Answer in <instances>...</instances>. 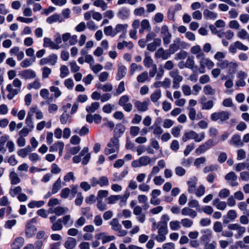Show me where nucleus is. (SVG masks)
I'll use <instances>...</instances> for the list:
<instances>
[{
	"mask_svg": "<svg viewBox=\"0 0 249 249\" xmlns=\"http://www.w3.org/2000/svg\"><path fill=\"white\" fill-rule=\"evenodd\" d=\"M157 229L158 234H152V237L159 242H163L166 240V235L168 233L167 224L165 223L158 222Z\"/></svg>",
	"mask_w": 249,
	"mask_h": 249,
	"instance_id": "1",
	"label": "nucleus"
},
{
	"mask_svg": "<svg viewBox=\"0 0 249 249\" xmlns=\"http://www.w3.org/2000/svg\"><path fill=\"white\" fill-rule=\"evenodd\" d=\"M119 149V139L114 137L111 139L109 142L107 144V147L105 149V153L106 155H108L115 152H118Z\"/></svg>",
	"mask_w": 249,
	"mask_h": 249,
	"instance_id": "2",
	"label": "nucleus"
},
{
	"mask_svg": "<svg viewBox=\"0 0 249 249\" xmlns=\"http://www.w3.org/2000/svg\"><path fill=\"white\" fill-rule=\"evenodd\" d=\"M230 113L226 111L214 112L211 115V119L213 121L219 120V123L223 124L230 118Z\"/></svg>",
	"mask_w": 249,
	"mask_h": 249,
	"instance_id": "3",
	"label": "nucleus"
},
{
	"mask_svg": "<svg viewBox=\"0 0 249 249\" xmlns=\"http://www.w3.org/2000/svg\"><path fill=\"white\" fill-rule=\"evenodd\" d=\"M199 60L200 66L199 71L200 73H204L205 72V66H206L208 69H211L214 65V63L211 59L206 57V55L203 56Z\"/></svg>",
	"mask_w": 249,
	"mask_h": 249,
	"instance_id": "4",
	"label": "nucleus"
},
{
	"mask_svg": "<svg viewBox=\"0 0 249 249\" xmlns=\"http://www.w3.org/2000/svg\"><path fill=\"white\" fill-rule=\"evenodd\" d=\"M152 161V159L147 156H144L140 157L138 160H133L131 163L133 167H139L141 166H146L148 164H150Z\"/></svg>",
	"mask_w": 249,
	"mask_h": 249,
	"instance_id": "5",
	"label": "nucleus"
},
{
	"mask_svg": "<svg viewBox=\"0 0 249 249\" xmlns=\"http://www.w3.org/2000/svg\"><path fill=\"white\" fill-rule=\"evenodd\" d=\"M169 75L173 78V88L177 89L179 87V84L182 81L183 77L179 75V71L177 69H174L171 71L169 73Z\"/></svg>",
	"mask_w": 249,
	"mask_h": 249,
	"instance_id": "6",
	"label": "nucleus"
},
{
	"mask_svg": "<svg viewBox=\"0 0 249 249\" xmlns=\"http://www.w3.org/2000/svg\"><path fill=\"white\" fill-rule=\"evenodd\" d=\"M160 34L164 45L166 46L168 45L171 42L172 36L169 32L168 28L166 25H163L161 27Z\"/></svg>",
	"mask_w": 249,
	"mask_h": 249,
	"instance_id": "7",
	"label": "nucleus"
},
{
	"mask_svg": "<svg viewBox=\"0 0 249 249\" xmlns=\"http://www.w3.org/2000/svg\"><path fill=\"white\" fill-rule=\"evenodd\" d=\"M133 213L134 215L137 216L136 219L137 220L141 223H143L145 220V213H142V209L140 206H137L133 208Z\"/></svg>",
	"mask_w": 249,
	"mask_h": 249,
	"instance_id": "8",
	"label": "nucleus"
},
{
	"mask_svg": "<svg viewBox=\"0 0 249 249\" xmlns=\"http://www.w3.org/2000/svg\"><path fill=\"white\" fill-rule=\"evenodd\" d=\"M18 75L23 79H31L35 78L36 76L35 71L31 69H26L20 71Z\"/></svg>",
	"mask_w": 249,
	"mask_h": 249,
	"instance_id": "9",
	"label": "nucleus"
},
{
	"mask_svg": "<svg viewBox=\"0 0 249 249\" xmlns=\"http://www.w3.org/2000/svg\"><path fill=\"white\" fill-rule=\"evenodd\" d=\"M130 15V11L127 7H123L120 8L117 13V17L122 20L128 18Z\"/></svg>",
	"mask_w": 249,
	"mask_h": 249,
	"instance_id": "10",
	"label": "nucleus"
},
{
	"mask_svg": "<svg viewBox=\"0 0 249 249\" xmlns=\"http://www.w3.org/2000/svg\"><path fill=\"white\" fill-rule=\"evenodd\" d=\"M228 229L230 230L236 231L238 236H241L246 231L245 227L241 226L237 223L230 224L228 226Z\"/></svg>",
	"mask_w": 249,
	"mask_h": 249,
	"instance_id": "11",
	"label": "nucleus"
},
{
	"mask_svg": "<svg viewBox=\"0 0 249 249\" xmlns=\"http://www.w3.org/2000/svg\"><path fill=\"white\" fill-rule=\"evenodd\" d=\"M207 99L205 96H202L199 99V103L201 105L202 110H209L213 107L214 103L212 100L206 101Z\"/></svg>",
	"mask_w": 249,
	"mask_h": 249,
	"instance_id": "12",
	"label": "nucleus"
},
{
	"mask_svg": "<svg viewBox=\"0 0 249 249\" xmlns=\"http://www.w3.org/2000/svg\"><path fill=\"white\" fill-rule=\"evenodd\" d=\"M237 178V176L232 171L229 172L225 176V179L228 181L231 185L233 187L238 185V183L236 181Z\"/></svg>",
	"mask_w": 249,
	"mask_h": 249,
	"instance_id": "13",
	"label": "nucleus"
},
{
	"mask_svg": "<svg viewBox=\"0 0 249 249\" xmlns=\"http://www.w3.org/2000/svg\"><path fill=\"white\" fill-rule=\"evenodd\" d=\"M95 238L98 240L101 239L103 244H106L115 239L114 235H107L105 232H101L95 235Z\"/></svg>",
	"mask_w": 249,
	"mask_h": 249,
	"instance_id": "14",
	"label": "nucleus"
},
{
	"mask_svg": "<svg viewBox=\"0 0 249 249\" xmlns=\"http://www.w3.org/2000/svg\"><path fill=\"white\" fill-rule=\"evenodd\" d=\"M64 144L62 142H57L53 145L50 146L49 151L51 152H56L59 151V155H62Z\"/></svg>",
	"mask_w": 249,
	"mask_h": 249,
	"instance_id": "15",
	"label": "nucleus"
},
{
	"mask_svg": "<svg viewBox=\"0 0 249 249\" xmlns=\"http://www.w3.org/2000/svg\"><path fill=\"white\" fill-rule=\"evenodd\" d=\"M191 53L196 55L197 59H199L203 56H205V53L202 50L200 46L198 45L193 46L190 49Z\"/></svg>",
	"mask_w": 249,
	"mask_h": 249,
	"instance_id": "16",
	"label": "nucleus"
},
{
	"mask_svg": "<svg viewBox=\"0 0 249 249\" xmlns=\"http://www.w3.org/2000/svg\"><path fill=\"white\" fill-rule=\"evenodd\" d=\"M149 104V100L142 102L140 101H137L135 103V107L139 111L144 112L148 109V106Z\"/></svg>",
	"mask_w": 249,
	"mask_h": 249,
	"instance_id": "17",
	"label": "nucleus"
},
{
	"mask_svg": "<svg viewBox=\"0 0 249 249\" xmlns=\"http://www.w3.org/2000/svg\"><path fill=\"white\" fill-rule=\"evenodd\" d=\"M24 243L23 237H18L15 238L11 245V249H21Z\"/></svg>",
	"mask_w": 249,
	"mask_h": 249,
	"instance_id": "18",
	"label": "nucleus"
},
{
	"mask_svg": "<svg viewBox=\"0 0 249 249\" xmlns=\"http://www.w3.org/2000/svg\"><path fill=\"white\" fill-rule=\"evenodd\" d=\"M170 53L165 51L162 48H159L155 53V57L161 58L163 60H166L170 57Z\"/></svg>",
	"mask_w": 249,
	"mask_h": 249,
	"instance_id": "19",
	"label": "nucleus"
},
{
	"mask_svg": "<svg viewBox=\"0 0 249 249\" xmlns=\"http://www.w3.org/2000/svg\"><path fill=\"white\" fill-rule=\"evenodd\" d=\"M197 179L196 177L191 178L187 181L188 186V192L190 194L194 193L197 184Z\"/></svg>",
	"mask_w": 249,
	"mask_h": 249,
	"instance_id": "20",
	"label": "nucleus"
},
{
	"mask_svg": "<svg viewBox=\"0 0 249 249\" xmlns=\"http://www.w3.org/2000/svg\"><path fill=\"white\" fill-rule=\"evenodd\" d=\"M36 228L31 223H28L26 225L25 233L28 238L32 237L36 233Z\"/></svg>",
	"mask_w": 249,
	"mask_h": 249,
	"instance_id": "21",
	"label": "nucleus"
},
{
	"mask_svg": "<svg viewBox=\"0 0 249 249\" xmlns=\"http://www.w3.org/2000/svg\"><path fill=\"white\" fill-rule=\"evenodd\" d=\"M181 214L183 216H189L191 218H194L197 216V212L191 209L190 207H185L181 210Z\"/></svg>",
	"mask_w": 249,
	"mask_h": 249,
	"instance_id": "22",
	"label": "nucleus"
},
{
	"mask_svg": "<svg viewBox=\"0 0 249 249\" xmlns=\"http://www.w3.org/2000/svg\"><path fill=\"white\" fill-rule=\"evenodd\" d=\"M180 43V39L178 37L174 39L173 43L169 46L168 50L170 54L174 53L179 49Z\"/></svg>",
	"mask_w": 249,
	"mask_h": 249,
	"instance_id": "23",
	"label": "nucleus"
},
{
	"mask_svg": "<svg viewBox=\"0 0 249 249\" xmlns=\"http://www.w3.org/2000/svg\"><path fill=\"white\" fill-rule=\"evenodd\" d=\"M161 42V40L160 38H154L153 41L147 45V49L151 52L155 51L158 47H159Z\"/></svg>",
	"mask_w": 249,
	"mask_h": 249,
	"instance_id": "24",
	"label": "nucleus"
},
{
	"mask_svg": "<svg viewBox=\"0 0 249 249\" xmlns=\"http://www.w3.org/2000/svg\"><path fill=\"white\" fill-rule=\"evenodd\" d=\"M160 121L161 119L159 118L150 127V128L153 129V134L156 135H160L163 132L162 128L159 125V124L160 123Z\"/></svg>",
	"mask_w": 249,
	"mask_h": 249,
	"instance_id": "25",
	"label": "nucleus"
},
{
	"mask_svg": "<svg viewBox=\"0 0 249 249\" xmlns=\"http://www.w3.org/2000/svg\"><path fill=\"white\" fill-rule=\"evenodd\" d=\"M64 21V18L59 14H55L49 17L46 21L49 24H52L56 22H61Z\"/></svg>",
	"mask_w": 249,
	"mask_h": 249,
	"instance_id": "26",
	"label": "nucleus"
},
{
	"mask_svg": "<svg viewBox=\"0 0 249 249\" xmlns=\"http://www.w3.org/2000/svg\"><path fill=\"white\" fill-rule=\"evenodd\" d=\"M43 46L44 47H51L53 49L58 50L60 48L58 45L56 44L53 41H52L50 38L48 37H45L44 38Z\"/></svg>",
	"mask_w": 249,
	"mask_h": 249,
	"instance_id": "27",
	"label": "nucleus"
},
{
	"mask_svg": "<svg viewBox=\"0 0 249 249\" xmlns=\"http://www.w3.org/2000/svg\"><path fill=\"white\" fill-rule=\"evenodd\" d=\"M76 240L72 237H69L64 243V247L67 249H73L76 245Z\"/></svg>",
	"mask_w": 249,
	"mask_h": 249,
	"instance_id": "28",
	"label": "nucleus"
},
{
	"mask_svg": "<svg viewBox=\"0 0 249 249\" xmlns=\"http://www.w3.org/2000/svg\"><path fill=\"white\" fill-rule=\"evenodd\" d=\"M11 183L13 185H17L20 183L21 179L15 171H12L9 175Z\"/></svg>",
	"mask_w": 249,
	"mask_h": 249,
	"instance_id": "29",
	"label": "nucleus"
},
{
	"mask_svg": "<svg viewBox=\"0 0 249 249\" xmlns=\"http://www.w3.org/2000/svg\"><path fill=\"white\" fill-rule=\"evenodd\" d=\"M126 73V68L123 65H119L118 70L116 75V79L120 80L123 78Z\"/></svg>",
	"mask_w": 249,
	"mask_h": 249,
	"instance_id": "30",
	"label": "nucleus"
},
{
	"mask_svg": "<svg viewBox=\"0 0 249 249\" xmlns=\"http://www.w3.org/2000/svg\"><path fill=\"white\" fill-rule=\"evenodd\" d=\"M144 56L145 57L143 60V64L144 66L147 68H150L153 66L154 64H153V60L151 58L149 53L145 52L144 53Z\"/></svg>",
	"mask_w": 249,
	"mask_h": 249,
	"instance_id": "31",
	"label": "nucleus"
},
{
	"mask_svg": "<svg viewBox=\"0 0 249 249\" xmlns=\"http://www.w3.org/2000/svg\"><path fill=\"white\" fill-rule=\"evenodd\" d=\"M161 96V90L159 89L155 90L150 96V99L153 103H156Z\"/></svg>",
	"mask_w": 249,
	"mask_h": 249,
	"instance_id": "32",
	"label": "nucleus"
},
{
	"mask_svg": "<svg viewBox=\"0 0 249 249\" xmlns=\"http://www.w3.org/2000/svg\"><path fill=\"white\" fill-rule=\"evenodd\" d=\"M97 88L98 89L102 90L104 92H110L113 89L112 85L110 83H107L105 85L100 84Z\"/></svg>",
	"mask_w": 249,
	"mask_h": 249,
	"instance_id": "33",
	"label": "nucleus"
},
{
	"mask_svg": "<svg viewBox=\"0 0 249 249\" xmlns=\"http://www.w3.org/2000/svg\"><path fill=\"white\" fill-rule=\"evenodd\" d=\"M61 188V179L60 178L57 179L53 184L52 187V194H55Z\"/></svg>",
	"mask_w": 249,
	"mask_h": 249,
	"instance_id": "34",
	"label": "nucleus"
},
{
	"mask_svg": "<svg viewBox=\"0 0 249 249\" xmlns=\"http://www.w3.org/2000/svg\"><path fill=\"white\" fill-rule=\"evenodd\" d=\"M69 209L67 207H62L61 206H57L54 208V213L56 215L60 216L67 213Z\"/></svg>",
	"mask_w": 249,
	"mask_h": 249,
	"instance_id": "35",
	"label": "nucleus"
},
{
	"mask_svg": "<svg viewBox=\"0 0 249 249\" xmlns=\"http://www.w3.org/2000/svg\"><path fill=\"white\" fill-rule=\"evenodd\" d=\"M124 47H126L128 49L130 50L133 48V45L131 41L127 42L125 41L119 42L117 44V48L119 50H122Z\"/></svg>",
	"mask_w": 249,
	"mask_h": 249,
	"instance_id": "36",
	"label": "nucleus"
},
{
	"mask_svg": "<svg viewBox=\"0 0 249 249\" xmlns=\"http://www.w3.org/2000/svg\"><path fill=\"white\" fill-rule=\"evenodd\" d=\"M62 228L63 225L61 218L58 219L56 221V222L52 224L51 227V229L53 231H60L62 229Z\"/></svg>",
	"mask_w": 249,
	"mask_h": 249,
	"instance_id": "37",
	"label": "nucleus"
},
{
	"mask_svg": "<svg viewBox=\"0 0 249 249\" xmlns=\"http://www.w3.org/2000/svg\"><path fill=\"white\" fill-rule=\"evenodd\" d=\"M203 92L207 95H214L216 91L210 85H207L203 88Z\"/></svg>",
	"mask_w": 249,
	"mask_h": 249,
	"instance_id": "38",
	"label": "nucleus"
},
{
	"mask_svg": "<svg viewBox=\"0 0 249 249\" xmlns=\"http://www.w3.org/2000/svg\"><path fill=\"white\" fill-rule=\"evenodd\" d=\"M230 143L236 146L242 145V143L241 142L240 136L238 134L234 135L230 141Z\"/></svg>",
	"mask_w": 249,
	"mask_h": 249,
	"instance_id": "39",
	"label": "nucleus"
},
{
	"mask_svg": "<svg viewBox=\"0 0 249 249\" xmlns=\"http://www.w3.org/2000/svg\"><path fill=\"white\" fill-rule=\"evenodd\" d=\"M93 5L96 7H100L103 11L107 8V3L104 0H95Z\"/></svg>",
	"mask_w": 249,
	"mask_h": 249,
	"instance_id": "40",
	"label": "nucleus"
},
{
	"mask_svg": "<svg viewBox=\"0 0 249 249\" xmlns=\"http://www.w3.org/2000/svg\"><path fill=\"white\" fill-rule=\"evenodd\" d=\"M137 80L139 83H144L149 80L148 73L147 71L142 72L137 77Z\"/></svg>",
	"mask_w": 249,
	"mask_h": 249,
	"instance_id": "41",
	"label": "nucleus"
},
{
	"mask_svg": "<svg viewBox=\"0 0 249 249\" xmlns=\"http://www.w3.org/2000/svg\"><path fill=\"white\" fill-rule=\"evenodd\" d=\"M127 27L128 25L127 24H118L114 28L115 35H116L118 33L121 32L123 33L125 31H126Z\"/></svg>",
	"mask_w": 249,
	"mask_h": 249,
	"instance_id": "42",
	"label": "nucleus"
},
{
	"mask_svg": "<svg viewBox=\"0 0 249 249\" xmlns=\"http://www.w3.org/2000/svg\"><path fill=\"white\" fill-rule=\"evenodd\" d=\"M61 219L62 223H63L66 227H70L73 224V221L71 219V215L69 214L63 216Z\"/></svg>",
	"mask_w": 249,
	"mask_h": 249,
	"instance_id": "43",
	"label": "nucleus"
},
{
	"mask_svg": "<svg viewBox=\"0 0 249 249\" xmlns=\"http://www.w3.org/2000/svg\"><path fill=\"white\" fill-rule=\"evenodd\" d=\"M204 17L206 18H210L214 19L217 17V14L216 13L211 11L209 10L206 9L203 12Z\"/></svg>",
	"mask_w": 249,
	"mask_h": 249,
	"instance_id": "44",
	"label": "nucleus"
},
{
	"mask_svg": "<svg viewBox=\"0 0 249 249\" xmlns=\"http://www.w3.org/2000/svg\"><path fill=\"white\" fill-rule=\"evenodd\" d=\"M111 226V229L114 231H118L119 229L122 228L121 225L119 223L118 220L117 218H113L110 223Z\"/></svg>",
	"mask_w": 249,
	"mask_h": 249,
	"instance_id": "45",
	"label": "nucleus"
},
{
	"mask_svg": "<svg viewBox=\"0 0 249 249\" xmlns=\"http://www.w3.org/2000/svg\"><path fill=\"white\" fill-rule=\"evenodd\" d=\"M100 106L98 102H93L90 106L86 107V111L89 113H93Z\"/></svg>",
	"mask_w": 249,
	"mask_h": 249,
	"instance_id": "46",
	"label": "nucleus"
},
{
	"mask_svg": "<svg viewBox=\"0 0 249 249\" xmlns=\"http://www.w3.org/2000/svg\"><path fill=\"white\" fill-rule=\"evenodd\" d=\"M104 32L106 36L114 37L116 36L115 29H113L112 26H108L105 27Z\"/></svg>",
	"mask_w": 249,
	"mask_h": 249,
	"instance_id": "47",
	"label": "nucleus"
},
{
	"mask_svg": "<svg viewBox=\"0 0 249 249\" xmlns=\"http://www.w3.org/2000/svg\"><path fill=\"white\" fill-rule=\"evenodd\" d=\"M205 134L204 132H202L199 134L197 133L196 132H194L193 140L196 142H202L205 138Z\"/></svg>",
	"mask_w": 249,
	"mask_h": 249,
	"instance_id": "48",
	"label": "nucleus"
},
{
	"mask_svg": "<svg viewBox=\"0 0 249 249\" xmlns=\"http://www.w3.org/2000/svg\"><path fill=\"white\" fill-rule=\"evenodd\" d=\"M180 223L183 227L189 228L191 227L193 225V221L190 219L185 218L181 220Z\"/></svg>",
	"mask_w": 249,
	"mask_h": 249,
	"instance_id": "49",
	"label": "nucleus"
},
{
	"mask_svg": "<svg viewBox=\"0 0 249 249\" xmlns=\"http://www.w3.org/2000/svg\"><path fill=\"white\" fill-rule=\"evenodd\" d=\"M33 114L30 112H29L25 120V123L31 129H33L34 127L33 122L32 121V117Z\"/></svg>",
	"mask_w": 249,
	"mask_h": 249,
	"instance_id": "50",
	"label": "nucleus"
},
{
	"mask_svg": "<svg viewBox=\"0 0 249 249\" xmlns=\"http://www.w3.org/2000/svg\"><path fill=\"white\" fill-rule=\"evenodd\" d=\"M30 112L33 114V113H35L36 117L38 120H41L43 118V114L42 112L40 110H38L37 107L31 108Z\"/></svg>",
	"mask_w": 249,
	"mask_h": 249,
	"instance_id": "51",
	"label": "nucleus"
},
{
	"mask_svg": "<svg viewBox=\"0 0 249 249\" xmlns=\"http://www.w3.org/2000/svg\"><path fill=\"white\" fill-rule=\"evenodd\" d=\"M22 191V188L20 186H17L14 188H11L9 191V194L11 196L14 197L18 194H20Z\"/></svg>",
	"mask_w": 249,
	"mask_h": 249,
	"instance_id": "52",
	"label": "nucleus"
},
{
	"mask_svg": "<svg viewBox=\"0 0 249 249\" xmlns=\"http://www.w3.org/2000/svg\"><path fill=\"white\" fill-rule=\"evenodd\" d=\"M180 224L178 221H172L169 223V226L172 230L178 231L181 228Z\"/></svg>",
	"mask_w": 249,
	"mask_h": 249,
	"instance_id": "53",
	"label": "nucleus"
},
{
	"mask_svg": "<svg viewBox=\"0 0 249 249\" xmlns=\"http://www.w3.org/2000/svg\"><path fill=\"white\" fill-rule=\"evenodd\" d=\"M125 130V127L122 124H118L116 125L114 130V132L116 134H119L120 135L124 133Z\"/></svg>",
	"mask_w": 249,
	"mask_h": 249,
	"instance_id": "54",
	"label": "nucleus"
},
{
	"mask_svg": "<svg viewBox=\"0 0 249 249\" xmlns=\"http://www.w3.org/2000/svg\"><path fill=\"white\" fill-rule=\"evenodd\" d=\"M195 61L193 57H188L186 61L185 67L187 68L193 69L195 66Z\"/></svg>",
	"mask_w": 249,
	"mask_h": 249,
	"instance_id": "55",
	"label": "nucleus"
},
{
	"mask_svg": "<svg viewBox=\"0 0 249 249\" xmlns=\"http://www.w3.org/2000/svg\"><path fill=\"white\" fill-rule=\"evenodd\" d=\"M42 72V78L43 79H46L49 77V75L52 72V70L48 67H44L41 69Z\"/></svg>",
	"mask_w": 249,
	"mask_h": 249,
	"instance_id": "56",
	"label": "nucleus"
},
{
	"mask_svg": "<svg viewBox=\"0 0 249 249\" xmlns=\"http://www.w3.org/2000/svg\"><path fill=\"white\" fill-rule=\"evenodd\" d=\"M106 200L107 204H114L120 200V195H111L107 197Z\"/></svg>",
	"mask_w": 249,
	"mask_h": 249,
	"instance_id": "57",
	"label": "nucleus"
},
{
	"mask_svg": "<svg viewBox=\"0 0 249 249\" xmlns=\"http://www.w3.org/2000/svg\"><path fill=\"white\" fill-rule=\"evenodd\" d=\"M143 69V67L141 65H138L136 63H132L130 65V73L131 75H133L136 71H141Z\"/></svg>",
	"mask_w": 249,
	"mask_h": 249,
	"instance_id": "58",
	"label": "nucleus"
},
{
	"mask_svg": "<svg viewBox=\"0 0 249 249\" xmlns=\"http://www.w3.org/2000/svg\"><path fill=\"white\" fill-rule=\"evenodd\" d=\"M125 90L124 83V81H121L118 85L116 92L114 93V95L118 96L121 94Z\"/></svg>",
	"mask_w": 249,
	"mask_h": 249,
	"instance_id": "59",
	"label": "nucleus"
},
{
	"mask_svg": "<svg viewBox=\"0 0 249 249\" xmlns=\"http://www.w3.org/2000/svg\"><path fill=\"white\" fill-rule=\"evenodd\" d=\"M69 70L68 67L65 65H62L60 68V77L64 78L69 74Z\"/></svg>",
	"mask_w": 249,
	"mask_h": 249,
	"instance_id": "60",
	"label": "nucleus"
},
{
	"mask_svg": "<svg viewBox=\"0 0 249 249\" xmlns=\"http://www.w3.org/2000/svg\"><path fill=\"white\" fill-rule=\"evenodd\" d=\"M238 67V64L237 63L229 62V65L228 66L229 72L231 73H235Z\"/></svg>",
	"mask_w": 249,
	"mask_h": 249,
	"instance_id": "61",
	"label": "nucleus"
},
{
	"mask_svg": "<svg viewBox=\"0 0 249 249\" xmlns=\"http://www.w3.org/2000/svg\"><path fill=\"white\" fill-rule=\"evenodd\" d=\"M194 132V131L191 130L189 132H185L182 136L183 142H186L188 140L193 139Z\"/></svg>",
	"mask_w": 249,
	"mask_h": 249,
	"instance_id": "62",
	"label": "nucleus"
},
{
	"mask_svg": "<svg viewBox=\"0 0 249 249\" xmlns=\"http://www.w3.org/2000/svg\"><path fill=\"white\" fill-rule=\"evenodd\" d=\"M41 87V84L38 79H36L33 83L28 84V89H30L32 88L35 89H38Z\"/></svg>",
	"mask_w": 249,
	"mask_h": 249,
	"instance_id": "63",
	"label": "nucleus"
},
{
	"mask_svg": "<svg viewBox=\"0 0 249 249\" xmlns=\"http://www.w3.org/2000/svg\"><path fill=\"white\" fill-rule=\"evenodd\" d=\"M237 36L238 37L242 39H249V35L245 30L241 29L238 31Z\"/></svg>",
	"mask_w": 249,
	"mask_h": 249,
	"instance_id": "64",
	"label": "nucleus"
}]
</instances>
